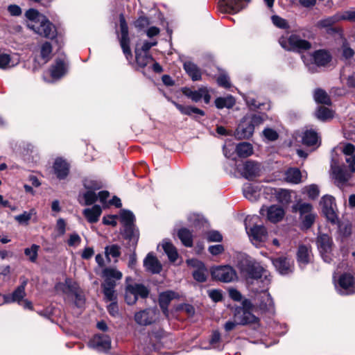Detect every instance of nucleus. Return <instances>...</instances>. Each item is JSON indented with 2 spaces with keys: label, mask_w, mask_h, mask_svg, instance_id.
Masks as SVG:
<instances>
[{
  "label": "nucleus",
  "mask_w": 355,
  "mask_h": 355,
  "mask_svg": "<svg viewBox=\"0 0 355 355\" xmlns=\"http://www.w3.org/2000/svg\"><path fill=\"white\" fill-rule=\"evenodd\" d=\"M82 198L84 200L83 205H93L98 200L97 194L94 191H86L82 194Z\"/></svg>",
  "instance_id": "nucleus-50"
},
{
  "label": "nucleus",
  "mask_w": 355,
  "mask_h": 355,
  "mask_svg": "<svg viewBox=\"0 0 355 355\" xmlns=\"http://www.w3.org/2000/svg\"><path fill=\"white\" fill-rule=\"evenodd\" d=\"M164 252L168 256V259L174 262L178 257V254L175 247L168 240H164L162 243Z\"/></svg>",
  "instance_id": "nucleus-36"
},
{
  "label": "nucleus",
  "mask_w": 355,
  "mask_h": 355,
  "mask_svg": "<svg viewBox=\"0 0 355 355\" xmlns=\"http://www.w3.org/2000/svg\"><path fill=\"white\" fill-rule=\"evenodd\" d=\"M263 135L268 141H275L278 139V133L272 128H265L263 131Z\"/></svg>",
  "instance_id": "nucleus-58"
},
{
  "label": "nucleus",
  "mask_w": 355,
  "mask_h": 355,
  "mask_svg": "<svg viewBox=\"0 0 355 355\" xmlns=\"http://www.w3.org/2000/svg\"><path fill=\"white\" fill-rule=\"evenodd\" d=\"M306 193L309 197L311 199L316 198L319 195V189L318 186L311 184L306 187Z\"/></svg>",
  "instance_id": "nucleus-63"
},
{
  "label": "nucleus",
  "mask_w": 355,
  "mask_h": 355,
  "mask_svg": "<svg viewBox=\"0 0 355 355\" xmlns=\"http://www.w3.org/2000/svg\"><path fill=\"white\" fill-rule=\"evenodd\" d=\"M28 21L27 26L37 34L53 39L56 35L55 26L44 15L35 9H29L25 14Z\"/></svg>",
  "instance_id": "nucleus-2"
},
{
  "label": "nucleus",
  "mask_w": 355,
  "mask_h": 355,
  "mask_svg": "<svg viewBox=\"0 0 355 355\" xmlns=\"http://www.w3.org/2000/svg\"><path fill=\"white\" fill-rule=\"evenodd\" d=\"M89 346L99 352H106L111 347V339L107 335L96 334L89 340Z\"/></svg>",
  "instance_id": "nucleus-18"
},
{
  "label": "nucleus",
  "mask_w": 355,
  "mask_h": 355,
  "mask_svg": "<svg viewBox=\"0 0 355 355\" xmlns=\"http://www.w3.org/2000/svg\"><path fill=\"white\" fill-rule=\"evenodd\" d=\"M256 304L262 311L273 312L275 304L270 294L266 290L259 292L256 296Z\"/></svg>",
  "instance_id": "nucleus-17"
},
{
  "label": "nucleus",
  "mask_w": 355,
  "mask_h": 355,
  "mask_svg": "<svg viewBox=\"0 0 355 355\" xmlns=\"http://www.w3.org/2000/svg\"><path fill=\"white\" fill-rule=\"evenodd\" d=\"M148 293V290L143 284H128L125 286V300L128 304L132 305L136 303L139 297L146 298Z\"/></svg>",
  "instance_id": "nucleus-9"
},
{
  "label": "nucleus",
  "mask_w": 355,
  "mask_h": 355,
  "mask_svg": "<svg viewBox=\"0 0 355 355\" xmlns=\"http://www.w3.org/2000/svg\"><path fill=\"white\" fill-rule=\"evenodd\" d=\"M318 141V134L313 130H306L302 137L303 144L312 146L315 145Z\"/></svg>",
  "instance_id": "nucleus-42"
},
{
  "label": "nucleus",
  "mask_w": 355,
  "mask_h": 355,
  "mask_svg": "<svg viewBox=\"0 0 355 355\" xmlns=\"http://www.w3.org/2000/svg\"><path fill=\"white\" fill-rule=\"evenodd\" d=\"M135 58L137 64L141 67H145L153 60L152 56L148 53L143 52L137 47L135 49Z\"/></svg>",
  "instance_id": "nucleus-39"
},
{
  "label": "nucleus",
  "mask_w": 355,
  "mask_h": 355,
  "mask_svg": "<svg viewBox=\"0 0 355 355\" xmlns=\"http://www.w3.org/2000/svg\"><path fill=\"white\" fill-rule=\"evenodd\" d=\"M315 115L318 119L322 121L332 119L334 116L333 112L325 107H320L316 111Z\"/></svg>",
  "instance_id": "nucleus-47"
},
{
  "label": "nucleus",
  "mask_w": 355,
  "mask_h": 355,
  "mask_svg": "<svg viewBox=\"0 0 355 355\" xmlns=\"http://www.w3.org/2000/svg\"><path fill=\"white\" fill-rule=\"evenodd\" d=\"M311 252L306 245H300L297 251V261L302 266L306 265L311 260Z\"/></svg>",
  "instance_id": "nucleus-35"
},
{
  "label": "nucleus",
  "mask_w": 355,
  "mask_h": 355,
  "mask_svg": "<svg viewBox=\"0 0 355 355\" xmlns=\"http://www.w3.org/2000/svg\"><path fill=\"white\" fill-rule=\"evenodd\" d=\"M217 83L220 86L224 88H230L231 87L230 78L225 74L220 75L217 78Z\"/></svg>",
  "instance_id": "nucleus-61"
},
{
  "label": "nucleus",
  "mask_w": 355,
  "mask_h": 355,
  "mask_svg": "<svg viewBox=\"0 0 355 355\" xmlns=\"http://www.w3.org/2000/svg\"><path fill=\"white\" fill-rule=\"evenodd\" d=\"M305 35L300 32L293 33L291 35L282 36L279 42L282 48L288 51L302 53L309 50L311 48V44L303 38Z\"/></svg>",
  "instance_id": "nucleus-5"
},
{
  "label": "nucleus",
  "mask_w": 355,
  "mask_h": 355,
  "mask_svg": "<svg viewBox=\"0 0 355 355\" xmlns=\"http://www.w3.org/2000/svg\"><path fill=\"white\" fill-rule=\"evenodd\" d=\"M241 272L248 279H258L264 276L266 284L270 282L267 277L268 272L254 260L245 258L239 263Z\"/></svg>",
  "instance_id": "nucleus-6"
},
{
  "label": "nucleus",
  "mask_w": 355,
  "mask_h": 355,
  "mask_svg": "<svg viewBox=\"0 0 355 355\" xmlns=\"http://www.w3.org/2000/svg\"><path fill=\"white\" fill-rule=\"evenodd\" d=\"M26 284L27 280L24 279L11 295H0V306L12 302L19 304L26 295L25 287Z\"/></svg>",
  "instance_id": "nucleus-13"
},
{
  "label": "nucleus",
  "mask_w": 355,
  "mask_h": 355,
  "mask_svg": "<svg viewBox=\"0 0 355 355\" xmlns=\"http://www.w3.org/2000/svg\"><path fill=\"white\" fill-rule=\"evenodd\" d=\"M105 253L108 259L110 257L118 258L121 255V248L116 244L106 246L105 248Z\"/></svg>",
  "instance_id": "nucleus-49"
},
{
  "label": "nucleus",
  "mask_w": 355,
  "mask_h": 355,
  "mask_svg": "<svg viewBox=\"0 0 355 355\" xmlns=\"http://www.w3.org/2000/svg\"><path fill=\"white\" fill-rule=\"evenodd\" d=\"M53 171L56 177L60 180L67 178L69 172V164L66 160L58 157L55 159L53 166Z\"/></svg>",
  "instance_id": "nucleus-25"
},
{
  "label": "nucleus",
  "mask_w": 355,
  "mask_h": 355,
  "mask_svg": "<svg viewBox=\"0 0 355 355\" xmlns=\"http://www.w3.org/2000/svg\"><path fill=\"white\" fill-rule=\"evenodd\" d=\"M334 203V198L331 196H324L320 201L323 214L327 218L331 223H335L337 218L336 212L334 210L333 205Z\"/></svg>",
  "instance_id": "nucleus-21"
},
{
  "label": "nucleus",
  "mask_w": 355,
  "mask_h": 355,
  "mask_svg": "<svg viewBox=\"0 0 355 355\" xmlns=\"http://www.w3.org/2000/svg\"><path fill=\"white\" fill-rule=\"evenodd\" d=\"M286 180L293 184H298L301 182L302 174L299 169L291 168L286 172Z\"/></svg>",
  "instance_id": "nucleus-41"
},
{
  "label": "nucleus",
  "mask_w": 355,
  "mask_h": 355,
  "mask_svg": "<svg viewBox=\"0 0 355 355\" xmlns=\"http://www.w3.org/2000/svg\"><path fill=\"white\" fill-rule=\"evenodd\" d=\"M342 152L345 155V162L349 166H331L334 178L338 187L344 186L355 172V146L349 143L344 144Z\"/></svg>",
  "instance_id": "nucleus-1"
},
{
  "label": "nucleus",
  "mask_w": 355,
  "mask_h": 355,
  "mask_svg": "<svg viewBox=\"0 0 355 355\" xmlns=\"http://www.w3.org/2000/svg\"><path fill=\"white\" fill-rule=\"evenodd\" d=\"M312 58L314 62H311L309 64L304 60V64L307 66L308 69L311 73L317 72L318 67H325L331 60V55L325 50H318L314 51L312 54Z\"/></svg>",
  "instance_id": "nucleus-11"
},
{
  "label": "nucleus",
  "mask_w": 355,
  "mask_h": 355,
  "mask_svg": "<svg viewBox=\"0 0 355 355\" xmlns=\"http://www.w3.org/2000/svg\"><path fill=\"white\" fill-rule=\"evenodd\" d=\"M315 218V214L312 211L308 214L300 217L303 228L309 229L313 224Z\"/></svg>",
  "instance_id": "nucleus-52"
},
{
  "label": "nucleus",
  "mask_w": 355,
  "mask_h": 355,
  "mask_svg": "<svg viewBox=\"0 0 355 355\" xmlns=\"http://www.w3.org/2000/svg\"><path fill=\"white\" fill-rule=\"evenodd\" d=\"M277 270L282 275H287L293 271V261L286 257H278L272 260Z\"/></svg>",
  "instance_id": "nucleus-24"
},
{
  "label": "nucleus",
  "mask_w": 355,
  "mask_h": 355,
  "mask_svg": "<svg viewBox=\"0 0 355 355\" xmlns=\"http://www.w3.org/2000/svg\"><path fill=\"white\" fill-rule=\"evenodd\" d=\"M183 67L184 69L193 81H197L201 79V71L196 64L191 61H186L184 62Z\"/></svg>",
  "instance_id": "nucleus-31"
},
{
  "label": "nucleus",
  "mask_w": 355,
  "mask_h": 355,
  "mask_svg": "<svg viewBox=\"0 0 355 355\" xmlns=\"http://www.w3.org/2000/svg\"><path fill=\"white\" fill-rule=\"evenodd\" d=\"M251 310H245L241 308H236L235 310V318H238L239 322L241 325L247 324H255L259 321V318L253 315Z\"/></svg>",
  "instance_id": "nucleus-23"
},
{
  "label": "nucleus",
  "mask_w": 355,
  "mask_h": 355,
  "mask_svg": "<svg viewBox=\"0 0 355 355\" xmlns=\"http://www.w3.org/2000/svg\"><path fill=\"white\" fill-rule=\"evenodd\" d=\"M293 211L299 212L300 217L312 212L313 207L306 202H298L292 207Z\"/></svg>",
  "instance_id": "nucleus-44"
},
{
  "label": "nucleus",
  "mask_w": 355,
  "mask_h": 355,
  "mask_svg": "<svg viewBox=\"0 0 355 355\" xmlns=\"http://www.w3.org/2000/svg\"><path fill=\"white\" fill-rule=\"evenodd\" d=\"M316 244L324 261L330 263L332 259L333 241L327 234H319Z\"/></svg>",
  "instance_id": "nucleus-10"
},
{
  "label": "nucleus",
  "mask_w": 355,
  "mask_h": 355,
  "mask_svg": "<svg viewBox=\"0 0 355 355\" xmlns=\"http://www.w3.org/2000/svg\"><path fill=\"white\" fill-rule=\"evenodd\" d=\"M123 236L125 239L129 240L132 245H135L139 239V232L135 225L124 226Z\"/></svg>",
  "instance_id": "nucleus-33"
},
{
  "label": "nucleus",
  "mask_w": 355,
  "mask_h": 355,
  "mask_svg": "<svg viewBox=\"0 0 355 355\" xmlns=\"http://www.w3.org/2000/svg\"><path fill=\"white\" fill-rule=\"evenodd\" d=\"M207 270L205 267H202L198 270H195L193 272V277L195 280L198 282H204L207 279Z\"/></svg>",
  "instance_id": "nucleus-54"
},
{
  "label": "nucleus",
  "mask_w": 355,
  "mask_h": 355,
  "mask_svg": "<svg viewBox=\"0 0 355 355\" xmlns=\"http://www.w3.org/2000/svg\"><path fill=\"white\" fill-rule=\"evenodd\" d=\"M243 192L244 196L252 202L257 200L260 196L259 187L252 183L245 184L243 187Z\"/></svg>",
  "instance_id": "nucleus-30"
},
{
  "label": "nucleus",
  "mask_w": 355,
  "mask_h": 355,
  "mask_svg": "<svg viewBox=\"0 0 355 355\" xmlns=\"http://www.w3.org/2000/svg\"><path fill=\"white\" fill-rule=\"evenodd\" d=\"M182 93L184 96L191 99L193 102H198L203 98L204 102L208 104L211 100L209 90L205 87H201L198 90H192L189 87L182 88Z\"/></svg>",
  "instance_id": "nucleus-15"
},
{
  "label": "nucleus",
  "mask_w": 355,
  "mask_h": 355,
  "mask_svg": "<svg viewBox=\"0 0 355 355\" xmlns=\"http://www.w3.org/2000/svg\"><path fill=\"white\" fill-rule=\"evenodd\" d=\"M336 288L341 295H349L355 293L354 277L349 274L342 275Z\"/></svg>",
  "instance_id": "nucleus-16"
},
{
  "label": "nucleus",
  "mask_w": 355,
  "mask_h": 355,
  "mask_svg": "<svg viewBox=\"0 0 355 355\" xmlns=\"http://www.w3.org/2000/svg\"><path fill=\"white\" fill-rule=\"evenodd\" d=\"M36 215L35 209H31L28 211H24L22 214L14 217L15 220L20 225H27L33 216Z\"/></svg>",
  "instance_id": "nucleus-43"
},
{
  "label": "nucleus",
  "mask_w": 355,
  "mask_h": 355,
  "mask_svg": "<svg viewBox=\"0 0 355 355\" xmlns=\"http://www.w3.org/2000/svg\"><path fill=\"white\" fill-rule=\"evenodd\" d=\"M39 249V245L33 244L31 248H27L24 250V254L28 257L31 262L34 263L37 259Z\"/></svg>",
  "instance_id": "nucleus-51"
},
{
  "label": "nucleus",
  "mask_w": 355,
  "mask_h": 355,
  "mask_svg": "<svg viewBox=\"0 0 355 355\" xmlns=\"http://www.w3.org/2000/svg\"><path fill=\"white\" fill-rule=\"evenodd\" d=\"M52 46L48 42H44L40 49V55L44 62H47L51 58Z\"/></svg>",
  "instance_id": "nucleus-48"
},
{
  "label": "nucleus",
  "mask_w": 355,
  "mask_h": 355,
  "mask_svg": "<svg viewBox=\"0 0 355 355\" xmlns=\"http://www.w3.org/2000/svg\"><path fill=\"white\" fill-rule=\"evenodd\" d=\"M119 21L121 34L120 39V44L123 49V53L125 54V57L128 58V57L132 56V53L130 48L128 27L123 14L120 15Z\"/></svg>",
  "instance_id": "nucleus-14"
},
{
  "label": "nucleus",
  "mask_w": 355,
  "mask_h": 355,
  "mask_svg": "<svg viewBox=\"0 0 355 355\" xmlns=\"http://www.w3.org/2000/svg\"><path fill=\"white\" fill-rule=\"evenodd\" d=\"M265 211L267 219L273 223L282 220L285 214L284 209L279 205H271L266 209L263 207L260 210V214L264 215Z\"/></svg>",
  "instance_id": "nucleus-20"
},
{
  "label": "nucleus",
  "mask_w": 355,
  "mask_h": 355,
  "mask_svg": "<svg viewBox=\"0 0 355 355\" xmlns=\"http://www.w3.org/2000/svg\"><path fill=\"white\" fill-rule=\"evenodd\" d=\"M81 242V238L77 233H73L69 235L67 244L71 247H77Z\"/></svg>",
  "instance_id": "nucleus-60"
},
{
  "label": "nucleus",
  "mask_w": 355,
  "mask_h": 355,
  "mask_svg": "<svg viewBox=\"0 0 355 355\" xmlns=\"http://www.w3.org/2000/svg\"><path fill=\"white\" fill-rule=\"evenodd\" d=\"M235 99L231 96L228 95L225 97H218L215 100V105L218 109L232 108L235 105Z\"/></svg>",
  "instance_id": "nucleus-38"
},
{
  "label": "nucleus",
  "mask_w": 355,
  "mask_h": 355,
  "mask_svg": "<svg viewBox=\"0 0 355 355\" xmlns=\"http://www.w3.org/2000/svg\"><path fill=\"white\" fill-rule=\"evenodd\" d=\"M83 185L87 191H96L101 188V184L100 182L89 178L84 180Z\"/></svg>",
  "instance_id": "nucleus-53"
},
{
  "label": "nucleus",
  "mask_w": 355,
  "mask_h": 355,
  "mask_svg": "<svg viewBox=\"0 0 355 355\" xmlns=\"http://www.w3.org/2000/svg\"><path fill=\"white\" fill-rule=\"evenodd\" d=\"M171 103L182 114L188 116H191L193 114H198L200 116H204L205 114V112L199 108L191 106H184L174 101H171Z\"/></svg>",
  "instance_id": "nucleus-34"
},
{
  "label": "nucleus",
  "mask_w": 355,
  "mask_h": 355,
  "mask_svg": "<svg viewBox=\"0 0 355 355\" xmlns=\"http://www.w3.org/2000/svg\"><path fill=\"white\" fill-rule=\"evenodd\" d=\"M66 72V65L61 59L56 60L55 64H53L50 69V74L54 80L60 79Z\"/></svg>",
  "instance_id": "nucleus-32"
},
{
  "label": "nucleus",
  "mask_w": 355,
  "mask_h": 355,
  "mask_svg": "<svg viewBox=\"0 0 355 355\" xmlns=\"http://www.w3.org/2000/svg\"><path fill=\"white\" fill-rule=\"evenodd\" d=\"M207 239L209 242H220L223 236L218 231L211 230L207 233Z\"/></svg>",
  "instance_id": "nucleus-56"
},
{
  "label": "nucleus",
  "mask_w": 355,
  "mask_h": 355,
  "mask_svg": "<svg viewBox=\"0 0 355 355\" xmlns=\"http://www.w3.org/2000/svg\"><path fill=\"white\" fill-rule=\"evenodd\" d=\"M64 286L66 287L65 292L69 293L72 295L80 291V288L76 282L72 280L71 279H66L64 282Z\"/></svg>",
  "instance_id": "nucleus-55"
},
{
  "label": "nucleus",
  "mask_w": 355,
  "mask_h": 355,
  "mask_svg": "<svg viewBox=\"0 0 355 355\" xmlns=\"http://www.w3.org/2000/svg\"><path fill=\"white\" fill-rule=\"evenodd\" d=\"M314 100L318 103H322L324 105H330L331 100L327 95V92L322 89H318L314 92Z\"/></svg>",
  "instance_id": "nucleus-45"
},
{
  "label": "nucleus",
  "mask_w": 355,
  "mask_h": 355,
  "mask_svg": "<svg viewBox=\"0 0 355 355\" xmlns=\"http://www.w3.org/2000/svg\"><path fill=\"white\" fill-rule=\"evenodd\" d=\"M340 19L338 16H333L328 17L327 19H322L318 21V25L321 27H329L334 24Z\"/></svg>",
  "instance_id": "nucleus-57"
},
{
  "label": "nucleus",
  "mask_w": 355,
  "mask_h": 355,
  "mask_svg": "<svg viewBox=\"0 0 355 355\" xmlns=\"http://www.w3.org/2000/svg\"><path fill=\"white\" fill-rule=\"evenodd\" d=\"M19 62V57L15 54H10L0 51V69H9L17 65Z\"/></svg>",
  "instance_id": "nucleus-26"
},
{
  "label": "nucleus",
  "mask_w": 355,
  "mask_h": 355,
  "mask_svg": "<svg viewBox=\"0 0 355 355\" xmlns=\"http://www.w3.org/2000/svg\"><path fill=\"white\" fill-rule=\"evenodd\" d=\"M258 216H254L248 217L245 221V230L250 240L257 247L261 246L268 239V232L266 227L262 225H253L251 222H256Z\"/></svg>",
  "instance_id": "nucleus-7"
},
{
  "label": "nucleus",
  "mask_w": 355,
  "mask_h": 355,
  "mask_svg": "<svg viewBox=\"0 0 355 355\" xmlns=\"http://www.w3.org/2000/svg\"><path fill=\"white\" fill-rule=\"evenodd\" d=\"M178 297V294L172 291L162 292L159 295V304L163 313L168 315V306L171 301Z\"/></svg>",
  "instance_id": "nucleus-28"
},
{
  "label": "nucleus",
  "mask_w": 355,
  "mask_h": 355,
  "mask_svg": "<svg viewBox=\"0 0 355 355\" xmlns=\"http://www.w3.org/2000/svg\"><path fill=\"white\" fill-rule=\"evenodd\" d=\"M102 213V209L100 205H94L90 208L85 209L83 214L87 220L90 223H95L98 221Z\"/></svg>",
  "instance_id": "nucleus-29"
},
{
  "label": "nucleus",
  "mask_w": 355,
  "mask_h": 355,
  "mask_svg": "<svg viewBox=\"0 0 355 355\" xmlns=\"http://www.w3.org/2000/svg\"><path fill=\"white\" fill-rule=\"evenodd\" d=\"M261 168V166L259 163L252 160H248L243 164L241 173L245 178L252 180L260 175Z\"/></svg>",
  "instance_id": "nucleus-19"
},
{
  "label": "nucleus",
  "mask_w": 355,
  "mask_h": 355,
  "mask_svg": "<svg viewBox=\"0 0 355 355\" xmlns=\"http://www.w3.org/2000/svg\"><path fill=\"white\" fill-rule=\"evenodd\" d=\"M103 282L101 284L103 293L106 301L116 300L115 287L116 282L122 279L123 274L116 268L107 267L103 270Z\"/></svg>",
  "instance_id": "nucleus-4"
},
{
  "label": "nucleus",
  "mask_w": 355,
  "mask_h": 355,
  "mask_svg": "<svg viewBox=\"0 0 355 355\" xmlns=\"http://www.w3.org/2000/svg\"><path fill=\"white\" fill-rule=\"evenodd\" d=\"M178 236L184 246L191 247L193 245L192 233L187 228L179 230Z\"/></svg>",
  "instance_id": "nucleus-40"
},
{
  "label": "nucleus",
  "mask_w": 355,
  "mask_h": 355,
  "mask_svg": "<svg viewBox=\"0 0 355 355\" xmlns=\"http://www.w3.org/2000/svg\"><path fill=\"white\" fill-rule=\"evenodd\" d=\"M271 19L273 24L278 28H287L288 27L286 20L277 15H273Z\"/></svg>",
  "instance_id": "nucleus-59"
},
{
  "label": "nucleus",
  "mask_w": 355,
  "mask_h": 355,
  "mask_svg": "<svg viewBox=\"0 0 355 355\" xmlns=\"http://www.w3.org/2000/svg\"><path fill=\"white\" fill-rule=\"evenodd\" d=\"M238 325H241V324H240V322H239L238 318H235V314H234L233 320L227 321L225 324L224 328L226 331H230L233 330Z\"/></svg>",
  "instance_id": "nucleus-64"
},
{
  "label": "nucleus",
  "mask_w": 355,
  "mask_h": 355,
  "mask_svg": "<svg viewBox=\"0 0 355 355\" xmlns=\"http://www.w3.org/2000/svg\"><path fill=\"white\" fill-rule=\"evenodd\" d=\"M266 118L267 116L261 113L245 115L235 130V137L238 139L250 138L253 135L254 128L261 125Z\"/></svg>",
  "instance_id": "nucleus-3"
},
{
  "label": "nucleus",
  "mask_w": 355,
  "mask_h": 355,
  "mask_svg": "<svg viewBox=\"0 0 355 355\" xmlns=\"http://www.w3.org/2000/svg\"><path fill=\"white\" fill-rule=\"evenodd\" d=\"M236 152L240 157H248L253 154L252 145L248 142H241L237 144Z\"/></svg>",
  "instance_id": "nucleus-37"
},
{
  "label": "nucleus",
  "mask_w": 355,
  "mask_h": 355,
  "mask_svg": "<svg viewBox=\"0 0 355 355\" xmlns=\"http://www.w3.org/2000/svg\"><path fill=\"white\" fill-rule=\"evenodd\" d=\"M135 26L139 29H143L150 25V20L146 17H140L135 21Z\"/></svg>",
  "instance_id": "nucleus-62"
},
{
  "label": "nucleus",
  "mask_w": 355,
  "mask_h": 355,
  "mask_svg": "<svg viewBox=\"0 0 355 355\" xmlns=\"http://www.w3.org/2000/svg\"><path fill=\"white\" fill-rule=\"evenodd\" d=\"M214 279L223 282H231L237 279L235 270L230 266L214 267L211 271Z\"/></svg>",
  "instance_id": "nucleus-12"
},
{
  "label": "nucleus",
  "mask_w": 355,
  "mask_h": 355,
  "mask_svg": "<svg viewBox=\"0 0 355 355\" xmlns=\"http://www.w3.org/2000/svg\"><path fill=\"white\" fill-rule=\"evenodd\" d=\"M170 347V338L162 330H159L149 334L143 350L146 354H150L153 352H159L163 347Z\"/></svg>",
  "instance_id": "nucleus-8"
},
{
  "label": "nucleus",
  "mask_w": 355,
  "mask_h": 355,
  "mask_svg": "<svg viewBox=\"0 0 355 355\" xmlns=\"http://www.w3.org/2000/svg\"><path fill=\"white\" fill-rule=\"evenodd\" d=\"M144 266L146 270L153 274H159L162 269V266L152 253H148L144 260Z\"/></svg>",
  "instance_id": "nucleus-27"
},
{
  "label": "nucleus",
  "mask_w": 355,
  "mask_h": 355,
  "mask_svg": "<svg viewBox=\"0 0 355 355\" xmlns=\"http://www.w3.org/2000/svg\"><path fill=\"white\" fill-rule=\"evenodd\" d=\"M119 216L123 227L134 224L135 216L130 211L122 209Z\"/></svg>",
  "instance_id": "nucleus-46"
},
{
  "label": "nucleus",
  "mask_w": 355,
  "mask_h": 355,
  "mask_svg": "<svg viewBox=\"0 0 355 355\" xmlns=\"http://www.w3.org/2000/svg\"><path fill=\"white\" fill-rule=\"evenodd\" d=\"M155 320V311L146 309L135 313V320L139 325L146 326L152 324Z\"/></svg>",
  "instance_id": "nucleus-22"
}]
</instances>
